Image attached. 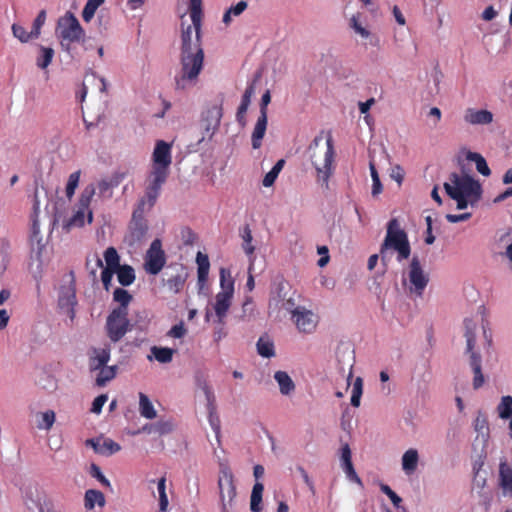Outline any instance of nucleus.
I'll return each instance as SVG.
<instances>
[{"instance_id": "49", "label": "nucleus", "mask_w": 512, "mask_h": 512, "mask_svg": "<svg viewBox=\"0 0 512 512\" xmlns=\"http://www.w3.org/2000/svg\"><path fill=\"white\" fill-rule=\"evenodd\" d=\"M53 57L54 50L51 47L40 46L39 55L36 60V65L40 69H45L51 64Z\"/></svg>"}, {"instance_id": "27", "label": "nucleus", "mask_w": 512, "mask_h": 512, "mask_svg": "<svg viewBox=\"0 0 512 512\" xmlns=\"http://www.w3.org/2000/svg\"><path fill=\"white\" fill-rule=\"evenodd\" d=\"M111 348L109 345L101 348H92L89 353V368L91 371H97L106 366L110 360Z\"/></svg>"}, {"instance_id": "4", "label": "nucleus", "mask_w": 512, "mask_h": 512, "mask_svg": "<svg viewBox=\"0 0 512 512\" xmlns=\"http://www.w3.org/2000/svg\"><path fill=\"white\" fill-rule=\"evenodd\" d=\"M56 34L63 50L69 52L71 44L84 39L85 32L72 12H66L57 22Z\"/></svg>"}, {"instance_id": "36", "label": "nucleus", "mask_w": 512, "mask_h": 512, "mask_svg": "<svg viewBox=\"0 0 512 512\" xmlns=\"http://www.w3.org/2000/svg\"><path fill=\"white\" fill-rule=\"evenodd\" d=\"M56 420V414L53 410H46L36 413V427L39 430L49 431Z\"/></svg>"}, {"instance_id": "31", "label": "nucleus", "mask_w": 512, "mask_h": 512, "mask_svg": "<svg viewBox=\"0 0 512 512\" xmlns=\"http://www.w3.org/2000/svg\"><path fill=\"white\" fill-rule=\"evenodd\" d=\"M469 364L474 373L473 388L479 389L485 382L481 368V355L478 352H472V354L469 355Z\"/></svg>"}, {"instance_id": "40", "label": "nucleus", "mask_w": 512, "mask_h": 512, "mask_svg": "<svg viewBox=\"0 0 512 512\" xmlns=\"http://www.w3.org/2000/svg\"><path fill=\"white\" fill-rule=\"evenodd\" d=\"M139 412L142 417L149 420H152L157 416L152 402L144 393L139 394Z\"/></svg>"}, {"instance_id": "9", "label": "nucleus", "mask_w": 512, "mask_h": 512, "mask_svg": "<svg viewBox=\"0 0 512 512\" xmlns=\"http://www.w3.org/2000/svg\"><path fill=\"white\" fill-rule=\"evenodd\" d=\"M405 274L406 285L410 294L422 297L429 283L430 276L419 258H412Z\"/></svg>"}, {"instance_id": "18", "label": "nucleus", "mask_w": 512, "mask_h": 512, "mask_svg": "<svg viewBox=\"0 0 512 512\" xmlns=\"http://www.w3.org/2000/svg\"><path fill=\"white\" fill-rule=\"evenodd\" d=\"M172 145L164 140H157L152 153L151 168H159L162 170L170 171L172 163Z\"/></svg>"}, {"instance_id": "38", "label": "nucleus", "mask_w": 512, "mask_h": 512, "mask_svg": "<svg viewBox=\"0 0 512 512\" xmlns=\"http://www.w3.org/2000/svg\"><path fill=\"white\" fill-rule=\"evenodd\" d=\"M96 505L103 507L105 505L104 494L98 490L90 489L85 492L84 506L87 510H92Z\"/></svg>"}, {"instance_id": "14", "label": "nucleus", "mask_w": 512, "mask_h": 512, "mask_svg": "<svg viewBox=\"0 0 512 512\" xmlns=\"http://www.w3.org/2000/svg\"><path fill=\"white\" fill-rule=\"evenodd\" d=\"M335 158V149L333 138L329 135L326 139V151L324 154V162L322 166H319L317 163L313 162V166L317 173V181L321 182L322 187L325 189L329 188V180L333 174L334 167L333 162Z\"/></svg>"}, {"instance_id": "63", "label": "nucleus", "mask_w": 512, "mask_h": 512, "mask_svg": "<svg viewBox=\"0 0 512 512\" xmlns=\"http://www.w3.org/2000/svg\"><path fill=\"white\" fill-rule=\"evenodd\" d=\"M90 473L92 477L96 478L103 486L108 488L111 487L110 481L104 476L100 467H98L96 464L91 465Z\"/></svg>"}, {"instance_id": "20", "label": "nucleus", "mask_w": 512, "mask_h": 512, "mask_svg": "<svg viewBox=\"0 0 512 512\" xmlns=\"http://www.w3.org/2000/svg\"><path fill=\"white\" fill-rule=\"evenodd\" d=\"M340 466L349 481L356 483L361 487L363 486L362 480L354 469L352 463V452L348 443L343 444L340 448Z\"/></svg>"}, {"instance_id": "34", "label": "nucleus", "mask_w": 512, "mask_h": 512, "mask_svg": "<svg viewBox=\"0 0 512 512\" xmlns=\"http://www.w3.org/2000/svg\"><path fill=\"white\" fill-rule=\"evenodd\" d=\"M106 267L101 272V281L106 290L109 289L113 275L116 273L118 268V260L120 258H104Z\"/></svg>"}, {"instance_id": "2", "label": "nucleus", "mask_w": 512, "mask_h": 512, "mask_svg": "<svg viewBox=\"0 0 512 512\" xmlns=\"http://www.w3.org/2000/svg\"><path fill=\"white\" fill-rule=\"evenodd\" d=\"M286 311L291 314V319L301 333L310 334L315 331L318 324V316L311 310L296 306L292 297H286L282 294V287L276 295H273L269 301V312L280 313Z\"/></svg>"}, {"instance_id": "41", "label": "nucleus", "mask_w": 512, "mask_h": 512, "mask_svg": "<svg viewBox=\"0 0 512 512\" xmlns=\"http://www.w3.org/2000/svg\"><path fill=\"white\" fill-rule=\"evenodd\" d=\"M496 412L501 420H508L512 418V396L505 395L500 398L496 407Z\"/></svg>"}, {"instance_id": "13", "label": "nucleus", "mask_w": 512, "mask_h": 512, "mask_svg": "<svg viewBox=\"0 0 512 512\" xmlns=\"http://www.w3.org/2000/svg\"><path fill=\"white\" fill-rule=\"evenodd\" d=\"M128 312L112 310L107 317L106 329L109 339L116 343L129 331Z\"/></svg>"}, {"instance_id": "42", "label": "nucleus", "mask_w": 512, "mask_h": 512, "mask_svg": "<svg viewBox=\"0 0 512 512\" xmlns=\"http://www.w3.org/2000/svg\"><path fill=\"white\" fill-rule=\"evenodd\" d=\"M116 274L118 281L122 286H129L135 280L134 269L128 265L121 266L119 262L118 268L116 269Z\"/></svg>"}, {"instance_id": "25", "label": "nucleus", "mask_w": 512, "mask_h": 512, "mask_svg": "<svg viewBox=\"0 0 512 512\" xmlns=\"http://www.w3.org/2000/svg\"><path fill=\"white\" fill-rule=\"evenodd\" d=\"M181 246L180 249L186 247L184 253H193L195 256H207L198 245L197 235L189 228L183 227L180 231Z\"/></svg>"}, {"instance_id": "47", "label": "nucleus", "mask_w": 512, "mask_h": 512, "mask_svg": "<svg viewBox=\"0 0 512 512\" xmlns=\"http://www.w3.org/2000/svg\"><path fill=\"white\" fill-rule=\"evenodd\" d=\"M116 366H103L99 368L97 371L98 375L96 377V385L102 387L106 385L107 382L111 381L116 376Z\"/></svg>"}, {"instance_id": "59", "label": "nucleus", "mask_w": 512, "mask_h": 512, "mask_svg": "<svg viewBox=\"0 0 512 512\" xmlns=\"http://www.w3.org/2000/svg\"><path fill=\"white\" fill-rule=\"evenodd\" d=\"M174 423L170 419L155 422V434L166 435L173 431Z\"/></svg>"}, {"instance_id": "29", "label": "nucleus", "mask_w": 512, "mask_h": 512, "mask_svg": "<svg viewBox=\"0 0 512 512\" xmlns=\"http://www.w3.org/2000/svg\"><path fill=\"white\" fill-rule=\"evenodd\" d=\"M233 295L227 293L218 292L215 297L214 310L218 317V322L223 323L224 318L231 306V300Z\"/></svg>"}, {"instance_id": "8", "label": "nucleus", "mask_w": 512, "mask_h": 512, "mask_svg": "<svg viewBox=\"0 0 512 512\" xmlns=\"http://www.w3.org/2000/svg\"><path fill=\"white\" fill-rule=\"evenodd\" d=\"M95 195V186L93 184L87 185L81 192L77 210L75 213L66 221L64 228L70 230L74 227H82L87 219L88 223L93 220V212L90 209V204Z\"/></svg>"}, {"instance_id": "39", "label": "nucleus", "mask_w": 512, "mask_h": 512, "mask_svg": "<svg viewBox=\"0 0 512 512\" xmlns=\"http://www.w3.org/2000/svg\"><path fill=\"white\" fill-rule=\"evenodd\" d=\"M264 486L261 482H256L252 488L250 497V509L252 512H261L262 506V494Z\"/></svg>"}, {"instance_id": "1", "label": "nucleus", "mask_w": 512, "mask_h": 512, "mask_svg": "<svg viewBox=\"0 0 512 512\" xmlns=\"http://www.w3.org/2000/svg\"><path fill=\"white\" fill-rule=\"evenodd\" d=\"M203 14L190 17L187 23L185 15L181 16L180 25V64L181 69L175 76V88L186 90L195 85L203 69L204 50L201 42Z\"/></svg>"}, {"instance_id": "28", "label": "nucleus", "mask_w": 512, "mask_h": 512, "mask_svg": "<svg viewBox=\"0 0 512 512\" xmlns=\"http://www.w3.org/2000/svg\"><path fill=\"white\" fill-rule=\"evenodd\" d=\"M255 93V80L249 83L242 95L241 103L237 109L236 120L240 126L246 125V113L251 103V98Z\"/></svg>"}, {"instance_id": "44", "label": "nucleus", "mask_w": 512, "mask_h": 512, "mask_svg": "<svg viewBox=\"0 0 512 512\" xmlns=\"http://www.w3.org/2000/svg\"><path fill=\"white\" fill-rule=\"evenodd\" d=\"M113 300L119 303V307L114 310L128 312V305L132 300V296L127 290L123 288H116L113 292Z\"/></svg>"}, {"instance_id": "26", "label": "nucleus", "mask_w": 512, "mask_h": 512, "mask_svg": "<svg viewBox=\"0 0 512 512\" xmlns=\"http://www.w3.org/2000/svg\"><path fill=\"white\" fill-rule=\"evenodd\" d=\"M420 463V454L416 448L407 449L401 457V469L405 476L416 474Z\"/></svg>"}, {"instance_id": "22", "label": "nucleus", "mask_w": 512, "mask_h": 512, "mask_svg": "<svg viewBox=\"0 0 512 512\" xmlns=\"http://www.w3.org/2000/svg\"><path fill=\"white\" fill-rule=\"evenodd\" d=\"M498 487L504 497L512 498V466L505 458L499 462Z\"/></svg>"}, {"instance_id": "15", "label": "nucleus", "mask_w": 512, "mask_h": 512, "mask_svg": "<svg viewBox=\"0 0 512 512\" xmlns=\"http://www.w3.org/2000/svg\"><path fill=\"white\" fill-rule=\"evenodd\" d=\"M271 102V94L270 91L267 90L261 97L260 102V115L256 121V124L254 126L252 135H251V141H252V147L253 149H259L262 145V139L265 136L266 129H267V112H268V105Z\"/></svg>"}, {"instance_id": "53", "label": "nucleus", "mask_w": 512, "mask_h": 512, "mask_svg": "<svg viewBox=\"0 0 512 512\" xmlns=\"http://www.w3.org/2000/svg\"><path fill=\"white\" fill-rule=\"evenodd\" d=\"M363 394V380L361 377H357L352 386L351 393V405L353 407H359L361 402V396Z\"/></svg>"}, {"instance_id": "55", "label": "nucleus", "mask_w": 512, "mask_h": 512, "mask_svg": "<svg viewBox=\"0 0 512 512\" xmlns=\"http://www.w3.org/2000/svg\"><path fill=\"white\" fill-rule=\"evenodd\" d=\"M80 175H81V171L77 170V171L71 173L68 177L65 191H66V196L69 199H71L73 197L75 190L79 185Z\"/></svg>"}, {"instance_id": "52", "label": "nucleus", "mask_w": 512, "mask_h": 512, "mask_svg": "<svg viewBox=\"0 0 512 512\" xmlns=\"http://www.w3.org/2000/svg\"><path fill=\"white\" fill-rule=\"evenodd\" d=\"M105 2V0H88L82 10V18L85 22H89L95 15L97 9Z\"/></svg>"}, {"instance_id": "56", "label": "nucleus", "mask_w": 512, "mask_h": 512, "mask_svg": "<svg viewBox=\"0 0 512 512\" xmlns=\"http://www.w3.org/2000/svg\"><path fill=\"white\" fill-rule=\"evenodd\" d=\"M166 258H148L145 269L152 275L158 274L166 263Z\"/></svg>"}, {"instance_id": "37", "label": "nucleus", "mask_w": 512, "mask_h": 512, "mask_svg": "<svg viewBox=\"0 0 512 512\" xmlns=\"http://www.w3.org/2000/svg\"><path fill=\"white\" fill-rule=\"evenodd\" d=\"M45 266V258H31V261L28 265L30 273L37 281L36 289L38 294H40V280L43 276Z\"/></svg>"}, {"instance_id": "54", "label": "nucleus", "mask_w": 512, "mask_h": 512, "mask_svg": "<svg viewBox=\"0 0 512 512\" xmlns=\"http://www.w3.org/2000/svg\"><path fill=\"white\" fill-rule=\"evenodd\" d=\"M13 36L17 38L21 43H27L31 39H36L32 34V30L27 32L26 29L20 24L14 23L11 27Z\"/></svg>"}, {"instance_id": "32", "label": "nucleus", "mask_w": 512, "mask_h": 512, "mask_svg": "<svg viewBox=\"0 0 512 512\" xmlns=\"http://www.w3.org/2000/svg\"><path fill=\"white\" fill-rule=\"evenodd\" d=\"M274 380L277 382L282 395L289 396L294 392L295 383L287 372L276 371L274 373Z\"/></svg>"}, {"instance_id": "57", "label": "nucleus", "mask_w": 512, "mask_h": 512, "mask_svg": "<svg viewBox=\"0 0 512 512\" xmlns=\"http://www.w3.org/2000/svg\"><path fill=\"white\" fill-rule=\"evenodd\" d=\"M241 237L243 240V249L246 254L250 255L254 252V247L252 246V233L248 225H245L241 230Z\"/></svg>"}, {"instance_id": "12", "label": "nucleus", "mask_w": 512, "mask_h": 512, "mask_svg": "<svg viewBox=\"0 0 512 512\" xmlns=\"http://www.w3.org/2000/svg\"><path fill=\"white\" fill-rule=\"evenodd\" d=\"M223 109L221 103H215L207 106L201 114L200 127L203 136L200 141L205 139L211 140L220 126Z\"/></svg>"}, {"instance_id": "51", "label": "nucleus", "mask_w": 512, "mask_h": 512, "mask_svg": "<svg viewBox=\"0 0 512 512\" xmlns=\"http://www.w3.org/2000/svg\"><path fill=\"white\" fill-rule=\"evenodd\" d=\"M220 286L221 293L234 294V281L230 272L224 268L220 270Z\"/></svg>"}, {"instance_id": "62", "label": "nucleus", "mask_w": 512, "mask_h": 512, "mask_svg": "<svg viewBox=\"0 0 512 512\" xmlns=\"http://www.w3.org/2000/svg\"><path fill=\"white\" fill-rule=\"evenodd\" d=\"M145 256H165L164 250L162 249V242L160 239H155L150 244L149 249L146 251Z\"/></svg>"}, {"instance_id": "6", "label": "nucleus", "mask_w": 512, "mask_h": 512, "mask_svg": "<svg viewBox=\"0 0 512 512\" xmlns=\"http://www.w3.org/2000/svg\"><path fill=\"white\" fill-rule=\"evenodd\" d=\"M451 183L445 182L444 189L448 195L459 194L462 197H470L472 201H478L482 189L478 181L469 175L460 176L457 173L450 175Z\"/></svg>"}, {"instance_id": "21", "label": "nucleus", "mask_w": 512, "mask_h": 512, "mask_svg": "<svg viewBox=\"0 0 512 512\" xmlns=\"http://www.w3.org/2000/svg\"><path fill=\"white\" fill-rule=\"evenodd\" d=\"M473 427L477 435L473 441L472 448L474 451H477L478 446H488L490 433L486 416L478 413L473 421Z\"/></svg>"}, {"instance_id": "46", "label": "nucleus", "mask_w": 512, "mask_h": 512, "mask_svg": "<svg viewBox=\"0 0 512 512\" xmlns=\"http://www.w3.org/2000/svg\"><path fill=\"white\" fill-rule=\"evenodd\" d=\"M487 447L488 446H478L477 451L473 452L475 453V458L472 462V472L473 476H477L480 474V471L482 470L485 460L487 457Z\"/></svg>"}, {"instance_id": "11", "label": "nucleus", "mask_w": 512, "mask_h": 512, "mask_svg": "<svg viewBox=\"0 0 512 512\" xmlns=\"http://www.w3.org/2000/svg\"><path fill=\"white\" fill-rule=\"evenodd\" d=\"M143 212L144 211L139 209V206L133 212L132 226L129 234L124 239V242L129 246V254L138 252V249L142 246L143 240L147 234L148 227L142 218Z\"/></svg>"}, {"instance_id": "33", "label": "nucleus", "mask_w": 512, "mask_h": 512, "mask_svg": "<svg viewBox=\"0 0 512 512\" xmlns=\"http://www.w3.org/2000/svg\"><path fill=\"white\" fill-rule=\"evenodd\" d=\"M150 355L147 356L149 361L155 359L159 363H170L173 359L174 350L168 347L152 346L150 348Z\"/></svg>"}, {"instance_id": "30", "label": "nucleus", "mask_w": 512, "mask_h": 512, "mask_svg": "<svg viewBox=\"0 0 512 512\" xmlns=\"http://www.w3.org/2000/svg\"><path fill=\"white\" fill-rule=\"evenodd\" d=\"M464 336L466 338V350L467 354H472V352H476L474 350L475 342H476V330H477V322L472 318L464 319Z\"/></svg>"}, {"instance_id": "35", "label": "nucleus", "mask_w": 512, "mask_h": 512, "mask_svg": "<svg viewBox=\"0 0 512 512\" xmlns=\"http://www.w3.org/2000/svg\"><path fill=\"white\" fill-rule=\"evenodd\" d=\"M256 347L258 354L264 358L275 356L274 342L268 335L261 336L256 343Z\"/></svg>"}, {"instance_id": "7", "label": "nucleus", "mask_w": 512, "mask_h": 512, "mask_svg": "<svg viewBox=\"0 0 512 512\" xmlns=\"http://www.w3.org/2000/svg\"><path fill=\"white\" fill-rule=\"evenodd\" d=\"M218 489L221 512H234L236 486L232 471L225 465L220 468Z\"/></svg>"}, {"instance_id": "24", "label": "nucleus", "mask_w": 512, "mask_h": 512, "mask_svg": "<svg viewBox=\"0 0 512 512\" xmlns=\"http://www.w3.org/2000/svg\"><path fill=\"white\" fill-rule=\"evenodd\" d=\"M493 113L487 109L467 108L463 119L469 125H488L493 122Z\"/></svg>"}, {"instance_id": "43", "label": "nucleus", "mask_w": 512, "mask_h": 512, "mask_svg": "<svg viewBox=\"0 0 512 512\" xmlns=\"http://www.w3.org/2000/svg\"><path fill=\"white\" fill-rule=\"evenodd\" d=\"M466 159L470 162H474L477 171L483 176H489L491 174L490 168L488 167L485 158L481 154L469 151L466 154Z\"/></svg>"}, {"instance_id": "16", "label": "nucleus", "mask_w": 512, "mask_h": 512, "mask_svg": "<svg viewBox=\"0 0 512 512\" xmlns=\"http://www.w3.org/2000/svg\"><path fill=\"white\" fill-rule=\"evenodd\" d=\"M196 385L204 393L209 411V423L213 431L216 433V437L218 438L220 433V420L215 414V395L213 389L208 384V382L201 377L196 378Z\"/></svg>"}, {"instance_id": "45", "label": "nucleus", "mask_w": 512, "mask_h": 512, "mask_svg": "<svg viewBox=\"0 0 512 512\" xmlns=\"http://www.w3.org/2000/svg\"><path fill=\"white\" fill-rule=\"evenodd\" d=\"M196 262L198 265L197 274H198V286L199 289L202 290L205 287V284L208 279L210 263L209 258H196Z\"/></svg>"}, {"instance_id": "10", "label": "nucleus", "mask_w": 512, "mask_h": 512, "mask_svg": "<svg viewBox=\"0 0 512 512\" xmlns=\"http://www.w3.org/2000/svg\"><path fill=\"white\" fill-rule=\"evenodd\" d=\"M77 305L75 278L73 272H69L63 278V284L59 288L58 307L71 321L75 318V306Z\"/></svg>"}, {"instance_id": "60", "label": "nucleus", "mask_w": 512, "mask_h": 512, "mask_svg": "<svg viewBox=\"0 0 512 512\" xmlns=\"http://www.w3.org/2000/svg\"><path fill=\"white\" fill-rule=\"evenodd\" d=\"M380 490L382 493H384L390 500L391 502L393 503V505L396 507V508H400L401 507V503H402V498L397 495L391 488L389 485L387 484H380Z\"/></svg>"}, {"instance_id": "50", "label": "nucleus", "mask_w": 512, "mask_h": 512, "mask_svg": "<svg viewBox=\"0 0 512 512\" xmlns=\"http://www.w3.org/2000/svg\"><path fill=\"white\" fill-rule=\"evenodd\" d=\"M284 164V159H280L275 163L272 169L263 178L262 184L264 187H271L275 183L279 173L284 167Z\"/></svg>"}, {"instance_id": "5", "label": "nucleus", "mask_w": 512, "mask_h": 512, "mask_svg": "<svg viewBox=\"0 0 512 512\" xmlns=\"http://www.w3.org/2000/svg\"><path fill=\"white\" fill-rule=\"evenodd\" d=\"M170 171L151 168L145 180V194L139 201L141 211L150 210L160 196L162 186L166 183Z\"/></svg>"}, {"instance_id": "3", "label": "nucleus", "mask_w": 512, "mask_h": 512, "mask_svg": "<svg viewBox=\"0 0 512 512\" xmlns=\"http://www.w3.org/2000/svg\"><path fill=\"white\" fill-rule=\"evenodd\" d=\"M380 252L382 255L385 253H395L397 256H410L411 247L408 240V235L397 218H392L387 223L386 235L383 243L381 244Z\"/></svg>"}, {"instance_id": "64", "label": "nucleus", "mask_w": 512, "mask_h": 512, "mask_svg": "<svg viewBox=\"0 0 512 512\" xmlns=\"http://www.w3.org/2000/svg\"><path fill=\"white\" fill-rule=\"evenodd\" d=\"M107 400H108V396L106 394H101V395L97 396L92 402V407H91L90 411L94 414H100L102 411V408H103L104 404L107 402Z\"/></svg>"}, {"instance_id": "58", "label": "nucleus", "mask_w": 512, "mask_h": 512, "mask_svg": "<svg viewBox=\"0 0 512 512\" xmlns=\"http://www.w3.org/2000/svg\"><path fill=\"white\" fill-rule=\"evenodd\" d=\"M350 27L354 30L355 33L360 35L362 38H370L371 33L368 29L363 27L359 22V15H353L350 19Z\"/></svg>"}, {"instance_id": "23", "label": "nucleus", "mask_w": 512, "mask_h": 512, "mask_svg": "<svg viewBox=\"0 0 512 512\" xmlns=\"http://www.w3.org/2000/svg\"><path fill=\"white\" fill-rule=\"evenodd\" d=\"M85 445L90 446L96 453L104 456H110L121 450V446L110 438L87 439Z\"/></svg>"}, {"instance_id": "48", "label": "nucleus", "mask_w": 512, "mask_h": 512, "mask_svg": "<svg viewBox=\"0 0 512 512\" xmlns=\"http://www.w3.org/2000/svg\"><path fill=\"white\" fill-rule=\"evenodd\" d=\"M248 7V3L244 0L239 1L236 5L229 7L223 15L222 22L225 25H229L232 21V17L241 15Z\"/></svg>"}, {"instance_id": "61", "label": "nucleus", "mask_w": 512, "mask_h": 512, "mask_svg": "<svg viewBox=\"0 0 512 512\" xmlns=\"http://www.w3.org/2000/svg\"><path fill=\"white\" fill-rule=\"evenodd\" d=\"M45 21H46V11L41 10L38 13L37 17L33 21L32 34L34 37H37V38L39 37L41 28L44 25Z\"/></svg>"}, {"instance_id": "17", "label": "nucleus", "mask_w": 512, "mask_h": 512, "mask_svg": "<svg viewBox=\"0 0 512 512\" xmlns=\"http://www.w3.org/2000/svg\"><path fill=\"white\" fill-rule=\"evenodd\" d=\"M40 213V203L37 198V195L34 197L33 203V212L31 215V236H30V245L32 252L36 254V256H41L44 252L45 244L43 242L42 237L40 236V228H39V217Z\"/></svg>"}, {"instance_id": "19", "label": "nucleus", "mask_w": 512, "mask_h": 512, "mask_svg": "<svg viewBox=\"0 0 512 512\" xmlns=\"http://www.w3.org/2000/svg\"><path fill=\"white\" fill-rule=\"evenodd\" d=\"M125 178V172L116 171L109 177L98 181L97 186L95 187V191H98V197L104 200L112 198L114 188L118 187Z\"/></svg>"}]
</instances>
